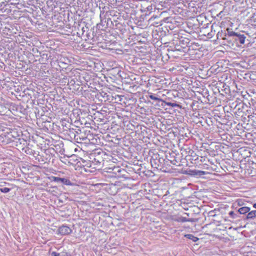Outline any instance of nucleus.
Segmentation results:
<instances>
[{
    "instance_id": "1",
    "label": "nucleus",
    "mask_w": 256,
    "mask_h": 256,
    "mask_svg": "<svg viewBox=\"0 0 256 256\" xmlns=\"http://www.w3.org/2000/svg\"><path fill=\"white\" fill-rule=\"evenodd\" d=\"M228 36H232L233 39L236 42H239L240 44H244L245 42L246 36L244 34H238L234 32H228Z\"/></svg>"
},
{
    "instance_id": "2",
    "label": "nucleus",
    "mask_w": 256,
    "mask_h": 256,
    "mask_svg": "<svg viewBox=\"0 0 256 256\" xmlns=\"http://www.w3.org/2000/svg\"><path fill=\"white\" fill-rule=\"evenodd\" d=\"M52 180L58 183H62L67 186H72V184L70 181L67 178H61L58 177L53 176Z\"/></svg>"
},
{
    "instance_id": "3",
    "label": "nucleus",
    "mask_w": 256,
    "mask_h": 256,
    "mask_svg": "<svg viewBox=\"0 0 256 256\" xmlns=\"http://www.w3.org/2000/svg\"><path fill=\"white\" fill-rule=\"evenodd\" d=\"M60 234L62 235L68 234L72 232V230L68 226H62L58 228Z\"/></svg>"
},
{
    "instance_id": "4",
    "label": "nucleus",
    "mask_w": 256,
    "mask_h": 256,
    "mask_svg": "<svg viewBox=\"0 0 256 256\" xmlns=\"http://www.w3.org/2000/svg\"><path fill=\"white\" fill-rule=\"evenodd\" d=\"M174 220L178 222H194L193 218H187L185 217L180 216L177 218L174 219Z\"/></svg>"
},
{
    "instance_id": "5",
    "label": "nucleus",
    "mask_w": 256,
    "mask_h": 256,
    "mask_svg": "<svg viewBox=\"0 0 256 256\" xmlns=\"http://www.w3.org/2000/svg\"><path fill=\"white\" fill-rule=\"evenodd\" d=\"M250 210V208L248 206H244L241 207L238 210V212L241 214H244L248 213Z\"/></svg>"
},
{
    "instance_id": "6",
    "label": "nucleus",
    "mask_w": 256,
    "mask_h": 256,
    "mask_svg": "<svg viewBox=\"0 0 256 256\" xmlns=\"http://www.w3.org/2000/svg\"><path fill=\"white\" fill-rule=\"evenodd\" d=\"M256 216V210L249 211L248 212L246 218V219H253Z\"/></svg>"
},
{
    "instance_id": "7",
    "label": "nucleus",
    "mask_w": 256,
    "mask_h": 256,
    "mask_svg": "<svg viewBox=\"0 0 256 256\" xmlns=\"http://www.w3.org/2000/svg\"><path fill=\"white\" fill-rule=\"evenodd\" d=\"M206 173V172L200 170H192V174L194 176H202L204 174H205Z\"/></svg>"
},
{
    "instance_id": "8",
    "label": "nucleus",
    "mask_w": 256,
    "mask_h": 256,
    "mask_svg": "<svg viewBox=\"0 0 256 256\" xmlns=\"http://www.w3.org/2000/svg\"><path fill=\"white\" fill-rule=\"evenodd\" d=\"M185 237H186V238H188L190 240H192L194 242H196V241H198V238L197 237H196L191 234H186V235H185Z\"/></svg>"
},
{
    "instance_id": "9",
    "label": "nucleus",
    "mask_w": 256,
    "mask_h": 256,
    "mask_svg": "<svg viewBox=\"0 0 256 256\" xmlns=\"http://www.w3.org/2000/svg\"><path fill=\"white\" fill-rule=\"evenodd\" d=\"M51 256H70L66 252H62L61 253H57L53 252L51 254Z\"/></svg>"
},
{
    "instance_id": "10",
    "label": "nucleus",
    "mask_w": 256,
    "mask_h": 256,
    "mask_svg": "<svg viewBox=\"0 0 256 256\" xmlns=\"http://www.w3.org/2000/svg\"><path fill=\"white\" fill-rule=\"evenodd\" d=\"M228 214L232 218H236L238 217V214H236L234 213V212H233V211H230L229 212Z\"/></svg>"
},
{
    "instance_id": "11",
    "label": "nucleus",
    "mask_w": 256,
    "mask_h": 256,
    "mask_svg": "<svg viewBox=\"0 0 256 256\" xmlns=\"http://www.w3.org/2000/svg\"><path fill=\"white\" fill-rule=\"evenodd\" d=\"M149 98L152 100H157V101H160L161 100V99L160 98H158L157 97H156V96H154V95L153 94H150L149 96Z\"/></svg>"
},
{
    "instance_id": "12",
    "label": "nucleus",
    "mask_w": 256,
    "mask_h": 256,
    "mask_svg": "<svg viewBox=\"0 0 256 256\" xmlns=\"http://www.w3.org/2000/svg\"><path fill=\"white\" fill-rule=\"evenodd\" d=\"M10 189L8 188H0V191L4 193H7L10 191Z\"/></svg>"
},
{
    "instance_id": "13",
    "label": "nucleus",
    "mask_w": 256,
    "mask_h": 256,
    "mask_svg": "<svg viewBox=\"0 0 256 256\" xmlns=\"http://www.w3.org/2000/svg\"><path fill=\"white\" fill-rule=\"evenodd\" d=\"M236 202L239 206H242L244 205V201L242 199H238Z\"/></svg>"
},
{
    "instance_id": "14",
    "label": "nucleus",
    "mask_w": 256,
    "mask_h": 256,
    "mask_svg": "<svg viewBox=\"0 0 256 256\" xmlns=\"http://www.w3.org/2000/svg\"><path fill=\"white\" fill-rule=\"evenodd\" d=\"M168 105L170 106L174 107V106H176V104H174V103H168Z\"/></svg>"
},
{
    "instance_id": "15",
    "label": "nucleus",
    "mask_w": 256,
    "mask_h": 256,
    "mask_svg": "<svg viewBox=\"0 0 256 256\" xmlns=\"http://www.w3.org/2000/svg\"><path fill=\"white\" fill-rule=\"evenodd\" d=\"M253 207L255 208H256V203H254L253 204Z\"/></svg>"
},
{
    "instance_id": "16",
    "label": "nucleus",
    "mask_w": 256,
    "mask_h": 256,
    "mask_svg": "<svg viewBox=\"0 0 256 256\" xmlns=\"http://www.w3.org/2000/svg\"><path fill=\"white\" fill-rule=\"evenodd\" d=\"M153 162H154V164L156 165V160H154Z\"/></svg>"
},
{
    "instance_id": "17",
    "label": "nucleus",
    "mask_w": 256,
    "mask_h": 256,
    "mask_svg": "<svg viewBox=\"0 0 256 256\" xmlns=\"http://www.w3.org/2000/svg\"><path fill=\"white\" fill-rule=\"evenodd\" d=\"M151 163H152V166H154V164H153L152 162V160H151Z\"/></svg>"
},
{
    "instance_id": "18",
    "label": "nucleus",
    "mask_w": 256,
    "mask_h": 256,
    "mask_svg": "<svg viewBox=\"0 0 256 256\" xmlns=\"http://www.w3.org/2000/svg\"><path fill=\"white\" fill-rule=\"evenodd\" d=\"M186 214L188 216H189V214H188L186 213Z\"/></svg>"
}]
</instances>
